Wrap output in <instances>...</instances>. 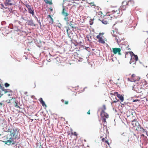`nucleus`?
Here are the masks:
<instances>
[{"label": "nucleus", "mask_w": 148, "mask_h": 148, "mask_svg": "<svg viewBox=\"0 0 148 148\" xmlns=\"http://www.w3.org/2000/svg\"><path fill=\"white\" fill-rule=\"evenodd\" d=\"M9 132L10 133L11 136L12 137H14L15 139H18L20 137L18 129L16 128H10Z\"/></svg>", "instance_id": "obj_1"}, {"label": "nucleus", "mask_w": 148, "mask_h": 148, "mask_svg": "<svg viewBox=\"0 0 148 148\" xmlns=\"http://www.w3.org/2000/svg\"><path fill=\"white\" fill-rule=\"evenodd\" d=\"M130 54L132 56V58L131 59V60L130 63V64H131L132 63L134 62V60H135V61L134 63V64H135L136 63V61H137L138 60V56L137 55H135L134 54L132 51H130Z\"/></svg>", "instance_id": "obj_2"}, {"label": "nucleus", "mask_w": 148, "mask_h": 148, "mask_svg": "<svg viewBox=\"0 0 148 148\" xmlns=\"http://www.w3.org/2000/svg\"><path fill=\"white\" fill-rule=\"evenodd\" d=\"M101 116L103 121L105 123L106 118H108V114L104 110H102L101 113Z\"/></svg>", "instance_id": "obj_3"}, {"label": "nucleus", "mask_w": 148, "mask_h": 148, "mask_svg": "<svg viewBox=\"0 0 148 148\" xmlns=\"http://www.w3.org/2000/svg\"><path fill=\"white\" fill-rule=\"evenodd\" d=\"M122 35V34H118L117 35V37L115 38V40L119 45V43L120 42L124 40V38L121 36Z\"/></svg>", "instance_id": "obj_4"}, {"label": "nucleus", "mask_w": 148, "mask_h": 148, "mask_svg": "<svg viewBox=\"0 0 148 148\" xmlns=\"http://www.w3.org/2000/svg\"><path fill=\"white\" fill-rule=\"evenodd\" d=\"M25 6L27 8L28 12L32 14L33 16H34V10H33V8L31 6L28 4H25Z\"/></svg>", "instance_id": "obj_5"}, {"label": "nucleus", "mask_w": 148, "mask_h": 148, "mask_svg": "<svg viewBox=\"0 0 148 148\" xmlns=\"http://www.w3.org/2000/svg\"><path fill=\"white\" fill-rule=\"evenodd\" d=\"M113 51L114 54H116L118 53L119 55H121V53H120L121 49L120 48H113Z\"/></svg>", "instance_id": "obj_6"}, {"label": "nucleus", "mask_w": 148, "mask_h": 148, "mask_svg": "<svg viewBox=\"0 0 148 148\" xmlns=\"http://www.w3.org/2000/svg\"><path fill=\"white\" fill-rule=\"evenodd\" d=\"M114 95L117 96L121 102H123L124 100V97L122 95L119 94L118 92H116L114 93Z\"/></svg>", "instance_id": "obj_7"}, {"label": "nucleus", "mask_w": 148, "mask_h": 148, "mask_svg": "<svg viewBox=\"0 0 148 148\" xmlns=\"http://www.w3.org/2000/svg\"><path fill=\"white\" fill-rule=\"evenodd\" d=\"M132 124L133 127H136L137 125H138L139 123L136 121L135 119H134L132 121Z\"/></svg>", "instance_id": "obj_8"}, {"label": "nucleus", "mask_w": 148, "mask_h": 148, "mask_svg": "<svg viewBox=\"0 0 148 148\" xmlns=\"http://www.w3.org/2000/svg\"><path fill=\"white\" fill-rule=\"evenodd\" d=\"M134 2L133 0H130L129 1L127 2H126L125 5H129L133 6L134 5Z\"/></svg>", "instance_id": "obj_9"}, {"label": "nucleus", "mask_w": 148, "mask_h": 148, "mask_svg": "<svg viewBox=\"0 0 148 148\" xmlns=\"http://www.w3.org/2000/svg\"><path fill=\"white\" fill-rule=\"evenodd\" d=\"M12 0H5V5L6 6L11 5L13 4L11 3Z\"/></svg>", "instance_id": "obj_10"}, {"label": "nucleus", "mask_w": 148, "mask_h": 148, "mask_svg": "<svg viewBox=\"0 0 148 148\" xmlns=\"http://www.w3.org/2000/svg\"><path fill=\"white\" fill-rule=\"evenodd\" d=\"M38 100L43 106H45V107H47L46 105L45 104V102L43 101L42 98H40Z\"/></svg>", "instance_id": "obj_11"}, {"label": "nucleus", "mask_w": 148, "mask_h": 148, "mask_svg": "<svg viewBox=\"0 0 148 148\" xmlns=\"http://www.w3.org/2000/svg\"><path fill=\"white\" fill-rule=\"evenodd\" d=\"M66 10L65 8H63L62 12V14L64 16H67L69 14H68L66 12Z\"/></svg>", "instance_id": "obj_12"}, {"label": "nucleus", "mask_w": 148, "mask_h": 148, "mask_svg": "<svg viewBox=\"0 0 148 148\" xmlns=\"http://www.w3.org/2000/svg\"><path fill=\"white\" fill-rule=\"evenodd\" d=\"M28 24L30 26H35L36 25L34 24L33 23V21L32 19H30V20H28Z\"/></svg>", "instance_id": "obj_13"}, {"label": "nucleus", "mask_w": 148, "mask_h": 148, "mask_svg": "<svg viewBox=\"0 0 148 148\" xmlns=\"http://www.w3.org/2000/svg\"><path fill=\"white\" fill-rule=\"evenodd\" d=\"M1 90L2 91L4 92V93H6L7 92H12V91L10 89H4V88L3 87V88H2Z\"/></svg>", "instance_id": "obj_14"}, {"label": "nucleus", "mask_w": 148, "mask_h": 148, "mask_svg": "<svg viewBox=\"0 0 148 148\" xmlns=\"http://www.w3.org/2000/svg\"><path fill=\"white\" fill-rule=\"evenodd\" d=\"M111 33L113 36L115 37V38L117 37V35H116V34H117V33L116 31L113 30L112 32H111Z\"/></svg>", "instance_id": "obj_15"}, {"label": "nucleus", "mask_w": 148, "mask_h": 148, "mask_svg": "<svg viewBox=\"0 0 148 148\" xmlns=\"http://www.w3.org/2000/svg\"><path fill=\"white\" fill-rule=\"evenodd\" d=\"M98 42L99 43H101L103 44H105V42L104 40L103 39V38L101 37L100 38V39H99Z\"/></svg>", "instance_id": "obj_16"}, {"label": "nucleus", "mask_w": 148, "mask_h": 148, "mask_svg": "<svg viewBox=\"0 0 148 148\" xmlns=\"http://www.w3.org/2000/svg\"><path fill=\"white\" fill-rule=\"evenodd\" d=\"M44 1L47 4H49L50 5H51L52 4L51 0H44Z\"/></svg>", "instance_id": "obj_17"}, {"label": "nucleus", "mask_w": 148, "mask_h": 148, "mask_svg": "<svg viewBox=\"0 0 148 148\" xmlns=\"http://www.w3.org/2000/svg\"><path fill=\"white\" fill-rule=\"evenodd\" d=\"M74 23V22L73 21H70L69 23V25L73 28H75L73 26Z\"/></svg>", "instance_id": "obj_18"}, {"label": "nucleus", "mask_w": 148, "mask_h": 148, "mask_svg": "<svg viewBox=\"0 0 148 148\" xmlns=\"http://www.w3.org/2000/svg\"><path fill=\"white\" fill-rule=\"evenodd\" d=\"M126 5V4H125V5H122V6L121 7V9L122 10H125V8H126V7H125V6L126 5Z\"/></svg>", "instance_id": "obj_19"}, {"label": "nucleus", "mask_w": 148, "mask_h": 148, "mask_svg": "<svg viewBox=\"0 0 148 148\" xmlns=\"http://www.w3.org/2000/svg\"><path fill=\"white\" fill-rule=\"evenodd\" d=\"M140 129L139 130L141 132H146V130L145 129H144L142 127H140Z\"/></svg>", "instance_id": "obj_20"}, {"label": "nucleus", "mask_w": 148, "mask_h": 148, "mask_svg": "<svg viewBox=\"0 0 148 148\" xmlns=\"http://www.w3.org/2000/svg\"><path fill=\"white\" fill-rule=\"evenodd\" d=\"M53 23V20L52 17L50 18V19L49 20V23L51 24H52Z\"/></svg>", "instance_id": "obj_21"}, {"label": "nucleus", "mask_w": 148, "mask_h": 148, "mask_svg": "<svg viewBox=\"0 0 148 148\" xmlns=\"http://www.w3.org/2000/svg\"><path fill=\"white\" fill-rule=\"evenodd\" d=\"M102 23L104 24H106L108 23V21L104 19H103L101 21Z\"/></svg>", "instance_id": "obj_22"}, {"label": "nucleus", "mask_w": 148, "mask_h": 148, "mask_svg": "<svg viewBox=\"0 0 148 148\" xmlns=\"http://www.w3.org/2000/svg\"><path fill=\"white\" fill-rule=\"evenodd\" d=\"M10 128L8 127L7 126L6 127V128L4 130L5 132H9L10 131Z\"/></svg>", "instance_id": "obj_23"}, {"label": "nucleus", "mask_w": 148, "mask_h": 148, "mask_svg": "<svg viewBox=\"0 0 148 148\" xmlns=\"http://www.w3.org/2000/svg\"><path fill=\"white\" fill-rule=\"evenodd\" d=\"M65 17L64 18V19L65 21L68 22L69 21V18L67 16H64Z\"/></svg>", "instance_id": "obj_24"}, {"label": "nucleus", "mask_w": 148, "mask_h": 148, "mask_svg": "<svg viewBox=\"0 0 148 148\" xmlns=\"http://www.w3.org/2000/svg\"><path fill=\"white\" fill-rule=\"evenodd\" d=\"M12 142L11 141L9 140H7L6 141H5V144H7L8 145H10L11 143Z\"/></svg>", "instance_id": "obj_25"}, {"label": "nucleus", "mask_w": 148, "mask_h": 148, "mask_svg": "<svg viewBox=\"0 0 148 148\" xmlns=\"http://www.w3.org/2000/svg\"><path fill=\"white\" fill-rule=\"evenodd\" d=\"M8 27L11 29H13V27L12 24H10L9 25Z\"/></svg>", "instance_id": "obj_26"}, {"label": "nucleus", "mask_w": 148, "mask_h": 148, "mask_svg": "<svg viewBox=\"0 0 148 148\" xmlns=\"http://www.w3.org/2000/svg\"><path fill=\"white\" fill-rule=\"evenodd\" d=\"M101 34H103L102 33H100L97 36V38L99 39H100V38H101V37H100V36L101 35Z\"/></svg>", "instance_id": "obj_27"}, {"label": "nucleus", "mask_w": 148, "mask_h": 148, "mask_svg": "<svg viewBox=\"0 0 148 148\" xmlns=\"http://www.w3.org/2000/svg\"><path fill=\"white\" fill-rule=\"evenodd\" d=\"M57 26L60 29H61L62 27L61 24L60 23H58Z\"/></svg>", "instance_id": "obj_28"}, {"label": "nucleus", "mask_w": 148, "mask_h": 148, "mask_svg": "<svg viewBox=\"0 0 148 148\" xmlns=\"http://www.w3.org/2000/svg\"><path fill=\"white\" fill-rule=\"evenodd\" d=\"M15 104L14 105V106L16 107H17L18 108H20V107L18 105V103L17 102H15Z\"/></svg>", "instance_id": "obj_29"}, {"label": "nucleus", "mask_w": 148, "mask_h": 148, "mask_svg": "<svg viewBox=\"0 0 148 148\" xmlns=\"http://www.w3.org/2000/svg\"><path fill=\"white\" fill-rule=\"evenodd\" d=\"M5 86L6 87H8L10 86V84L7 83H6L5 84Z\"/></svg>", "instance_id": "obj_30"}, {"label": "nucleus", "mask_w": 148, "mask_h": 148, "mask_svg": "<svg viewBox=\"0 0 148 148\" xmlns=\"http://www.w3.org/2000/svg\"><path fill=\"white\" fill-rule=\"evenodd\" d=\"M128 79L129 81H130L132 82H135V80H134L133 79H131V80H130V78H128Z\"/></svg>", "instance_id": "obj_31"}, {"label": "nucleus", "mask_w": 148, "mask_h": 148, "mask_svg": "<svg viewBox=\"0 0 148 148\" xmlns=\"http://www.w3.org/2000/svg\"><path fill=\"white\" fill-rule=\"evenodd\" d=\"M12 137L10 138L9 139V140L11 141L12 142L13 141V138Z\"/></svg>", "instance_id": "obj_32"}, {"label": "nucleus", "mask_w": 148, "mask_h": 148, "mask_svg": "<svg viewBox=\"0 0 148 148\" xmlns=\"http://www.w3.org/2000/svg\"><path fill=\"white\" fill-rule=\"evenodd\" d=\"M136 127H137V128H138V129L139 130V128L140 127H141V125H140V124L139 123L138 125H137Z\"/></svg>", "instance_id": "obj_33"}, {"label": "nucleus", "mask_w": 148, "mask_h": 148, "mask_svg": "<svg viewBox=\"0 0 148 148\" xmlns=\"http://www.w3.org/2000/svg\"><path fill=\"white\" fill-rule=\"evenodd\" d=\"M90 4V5L92 6H95V4L94 3L92 2V3H91Z\"/></svg>", "instance_id": "obj_34"}, {"label": "nucleus", "mask_w": 148, "mask_h": 148, "mask_svg": "<svg viewBox=\"0 0 148 148\" xmlns=\"http://www.w3.org/2000/svg\"><path fill=\"white\" fill-rule=\"evenodd\" d=\"M37 21L38 22V23H39L40 25V26H41V23L40 22V20H37Z\"/></svg>", "instance_id": "obj_35"}, {"label": "nucleus", "mask_w": 148, "mask_h": 148, "mask_svg": "<svg viewBox=\"0 0 148 148\" xmlns=\"http://www.w3.org/2000/svg\"><path fill=\"white\" fill-rule=\"evenodd\" d=\"M103 109H104L103 110H104V111L105 110H106V106L105 105H103Z\"/></svg>", "instance_id": "obj_36"}, {"label": "nucleus", "mask_w": 148, "mask_h": 148, "mask_svg": "<svg viewBox=\"0 0 148 148\" xmlns=\"http://www.w3.org/2000/svg\"><path fill=\"white\" fill-rule=\"evenodd\" d=\"M93 24V22L92 21H90V24L91 25H92Z\"/></svg>", "instance_id": "obj_37"}, {"label": "nucleus", "mask_w": 148, "mask_h": 148, "mask_svg": "<svg viewBox=\"0 0 148 148\" xmlns=\"http://www.w3.org/2000/svg\"><path fill=\"white\" fill-rule=\"evenodd\" d=\"M105 142L108 145H109V143L108 142V141L107 140H105Z\"/></svg>", "instance_id": "obj_38"}, {"label": "nucleus", "mask_w": 148, "mask_h": 148, "mask_svg": "<svg viewBox=\"0 0 148 148\" xmlns=\"http://www.w3.org/2000/svg\"><path fill=\"white\" fill-rule=\"evenodd\" d=\"M139 100L138 99H135L133 101V102H135L136 101H139Z\"/></svg>", "instance_id": "obj_39"}, {"label": "nucleus", "mask_w": 148, "mask_h": 148, "mask_svg": "<svg viewBox=\"0 0 148 148\" xmlns=\"http://www.w3.org/2000/svg\"><path fill=\"white\" fill-rule=\"evenodd\" d=\"M64 103L65 104H68V101H65V102Z\"/></svg>", "instance_id": "obj_40"}, {"label": "nucleus", "mask_w": 148, "mask_h": 148, "mask_svg": "<svg viewBox=\"0 0 148 148\" xmlns=\"http://www.w3.org/2000/svg\"><path fill=\"white\" fill-rule=\"evenodd\" d=\"M47 60L48 62H50L51 61V60H50V59H48V58L47 59Z\"/></svg>", "instance_id": "obj_41"}, {"label": "nucleus", "mask_w": 148, "mask_h": 148, "mask_svg": "<svg viewBox=\"0 0 148 148\" xmlns=\"http://www.w3.org/2000/svg\"><path fill=\"white\" fill-rule=\"evenodd\" d=\"M118 101H116V100L114 101H113V103H116L117 102H118Z\"/></svg>", "instance_id": "obj_42"}, {"label": "nucleus", "mask_w": 148, "mask_h": 148, "mask_svg": "<svg viewBox=\"0 0 148 148\" xmlns=\"http://www.w3.org/2000/svg\"><path fill=\"white\" fill-rule=\"evenodd\" d=\"M135 75L134 74H133L132 75V77H135Z\"/></svg>", "instance_id": "obj_43"}, {"label": "nucleus", "mask_w": 148, "mask_h": 148, "mask_svg": "<svg viewBox=\"0 0 148 148\" xmlns=\"http://www.w3.org/2000/svg\"><path fill=\"white\" fill-rule=\"evenodd\" d=\"M90 110H89V111H88V112H87V114H90Z\"/></svg>", "instance_id": "obj_44"}, {"label": "nucleus", "mask_w": 148, "mask_h": 148, "mask_svg": "<svg viewBox=\"0 0 148 148\" xmlns=\"http://www.w3.org/2000/svg\"><path fill=\"white\" fill-rule=\"evenodd\" d=\"M47 17L49 18V17L50 18H51V16L50 15H48L47 16Z\"/></svg>", "instance_id": "obj_45"}, {"label": "nucleus", "mask_w": 148, "mask_h": 148, "mask_svg": "<svg viewBox=\"0 0 148 148\" xmlns=\"http://www.w3.org/2000/svg\"><path fill=\"white\" fill-rule=\"evenodd\" d=\"M104 140H105V139L104 138H102V141H103V142L104 141Z\"/></svg>", "instance_id": "obj_46"}, {"label": "nucleus", "mask_w": 148, "mask_h": 148, "mask_svg": "<svg viewBox=\"0 0 148 148\" xmlns=\"http://www.w3.org/2000/svg\"><path fill=\"white\" fill-rule=\"evenodd\" d=\"M142 91H141V90H139L138 91H137V92H138V93H140V92H141Z\"/></svg>", "instance_id": "obj_47"}, {"label": "nucleus", "mask_w": 148, "mask_h": 148, "mask_svg": "<svg viewBox=\"0 0 148 148\" xmlns=\"http://www.w3.org/2000/svg\"><path fill=\"white\" fill-rule=\"evenodd\" d=\"M34 17L37 20H38V18H37L35 16H34Z\"/></svg>", "instance_id": "obj_48"}, {"label": "nucleus", "mask_w": 148, "mask_h": 148, "mask_svg": "<svg viewBox=\"0 0 148 148\" xmlns=\"http://www.w3.org/2000/svg\"><path fill=\"white\" fill-rule=\"evenodd\" d=\"M61 101H62V102H64V100H63V99H62V100H61Z\"/></svg>", "instance_id": "obj_49"}, {"label": "nucleus", "mask_w": 148, "mask_h": 148, "mask_svg": "<svg viewBox=\"0 0 148 148\" xmlns=\"http://www.w3.org/2000/svg\"><path fill=\"white\" fill-rule=\"evenodd\" d=\"M69 29H67V30H66V32L67 33H68V31Z\"/></svg>", "instance_id": "obj_50"}, {"label": "nucleus", "mask_w": 148, "mask_h": 148, "mask_svg": "<svg viewBox=\"0 0 148 148\" xmlns=\"http://www.w3.org/2000/svg\"><path fill=\"white\" fill-rule=\"evenodd\" d=\"M2 95H3V94H0V97H1Z\"/></svg>", "instance_id": "obj_51"}, {"label": "nucleus", "mask_w": 148, "mask_h": 148, "mask_svg": "<svg viewBox=\"0 0 148 148\" xmlns=\"http://www.w3.org/2000/svg\"><path fill=\"white\" fill-rule=\"evenodd\" d=\"M88 47H85V49H86V50H87V48H88Z\"/></svg>", "instance_id": "obj_52"}, {"label": "nucleus", "mask_w": 148, "mask_h": 148, "mask_svg": "<svg viewBox=\"0 0 148 148\" xmlns=\"http://www.w3.org/2000/svg\"><path fill=\"white\" fill-rule=\"evenodd\" d=\"M125 1H123L122 2V5H123L124 3H125Z\"/></svg>", "instance_id": "obj_53"}, {"label": "nucleus", "mask_w": 148, "mask_h": 148, "mask_svg": "<svg viewBox=\"0 0 148 148\" xmlns=\"http://www.w3.org/2000/svg\"><path fill=\"white\" fill-rule=\"evenodd\" d=\"M22 18L23 19V20H25V19H24V17H22Z\"/></svg>", "instance_id": "obj_54"}, {"label": "nucleus", "mask_w": 148, "mask_h": 148, "mask_svg": "<svg viewBox=\"0 0 148 148\" xmlns=\"http://www.w3.org/2000/svg\"><path fill=\"white\" fill-rule=\"evenodd\" d=\"M69 24V23H68V22H67L66 23V24L67 25Z\"/></svg>", "instance_id": "obj_55"}, {"label": "nucleus", "mask_w": 148, "mask_h": 148, "mask_svg": "<svg viewBox=\"0 0 148 148\" xmlns=\"http://www.w3.org/2000/svg\"><path fill=\"white\" fill-rule=\"evenodd\" d=\"M146 132V135H147V136H148V134H147V132Z\"/></svg>", "instance_id": "obj_56"}, {"label": "nucleus", "mask_w": 148, "mask_h": 148, "mask_svg": "<svg viewBox=\"0 0 148 148\" xmlns=\"http://www.w3.org/2000/svg\"><path fill=\"white\" fill-rule=\"evenodd\" d=\"M2 103H0V105H2Z\"/></svg>", "instance_id": "obj_57"}, {"label": "nucleus", "mask_w": 148, "mask_h": 148, "mask_svg": "<svg viewBox=\"0 0 148 148\" xmlns=\"http://www.w3.org/2000/svg\"><path fill=\"white\" fill-rule=\"evenodd\" d=\"M86 88V87H85V88H84V89H85V88Z\"/></svg>", "instance_id": "obj_58"}, {"label": "nucleus", "mask_w": 148, "mask_h": 148, "mask_svg": "<svg viewBox=\"0 0 148 148\" xmlns=\"http://www.w3.org/2000/svg\"><path fill=\"white\" fill-rule=\"evenodd\" d=\"M142 136H144V135L143 134H142Z\"/></svg>", "instance_id": "obj_59"}, {"label": "nucleus", "mask_w": 148, "mask_h": 148, "mask_svg": "<svg viewBox=\"0 0 148 148\" xmlns=\"http://www.w3.org/2000/svg\"><path fill=\"white\" fill-rule=\"evenodd\" d=\"M14 142H13L12 143V144H14Z\"/></svg>", "instance_id": "obj_60"}, {"label": "nucleus", "mask_w": 148, "mask_h": 148, "mask_svg": "<svg viewBox=\"0 0 148 148\" xmlns=\"http://www.w3.org/2000/svg\"><path fill=\"white\" fill-rule=\"evenodd\" d=\"M8 95L9 96H10V94H8Z\"/></svg>", "instance_id": "obj_61"}, {"label": "nucleus", "mask_w": 148, "mask_h": 148, "mask_svg": "<svg viewBox=\"0 0 148 148\" xmlns=\"http://www.w3.org/2000/svg\"><path fill=\"white\" fill-rule=\"evenodd\" d=\"M3 23H6V22H3Z\"/></svg>", "instance_id": "obj_62"}, {"label": "nucleus", "mask_w": 148, "mask_h": 148, "mask_svg": "<svg viewBox=\"0 0 148 148\" xmlns=\"http://www.w3.org/2000/svg\"><path fill=\"white\" fill-rule=\"evenodd\" d=\"M123 134H124V133H122V135H123Z\"/></svg>", "instance_id": "obj_63"}, {"label": "nucleus", "mask_w": 148, "mask_h": 148, "mask_svg": "<svg viewBox=\"0 0 148 148\" xmlns=\"http://www.w3.org/2000/svg\"><path fill=\"white\" fill-rule=\"evenodd\" d=\"M25 59H27V58H25Z\"/></svg>", "instance_id": "obj_64"}]
</instances>
